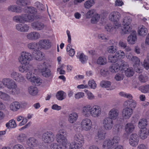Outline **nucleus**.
<instances>
[{
    "label": "nucleus",
    "instance_id": "72a5a7b5",
    "mask_svg": "<svg viewBox=\"0 0 149 149\" xmlns=\"http://www.w3.org/2000/svg\"><path fill=\"white\" fill-rule=\"evenodd\" d=\"M37 143L36 140L33 137L29 138L27 141V143L29 146L31 147L35 146Z\"/></svg>",
    "mask_w": 149,
    "mask_h": 149
},
{
    "label": "nucleus",
    "instance_id": "de8ad7c7",
    "mask_svg": "<svg viewBox=\"0 0 149 149\" xmlns=\"http://www.w3.org/2000/svg\"><path fill=\"white\" fill-rule=\"evenodd\" d=\"M147 30L146 28H145L144 26H143L138 31V33L141 36H143L147 34Z\"/></svg>",
    "mask_w": 149,
    "mask_h": 149
},
{
    "label": "nucleus",
    "instance_id": "603ef678",
    "mask_svg": "<svg viewBox=\"0 0 149 149\" xmlns=\"http://www.w3.org/2000/svg\"><path fill=\"white\" fill-rule=\"evenodd\" d=\"M108 59L109 62L115 63L117 61L118 58L117 57L115 54L114 56L110 55L108 56Z\"/></svg>",
    "mask_w": 149,
    "mask_h": 149
},
{
    "label": "nucleus",
    "instance_id": "37998d69",
    "mask_svg": "<svg viewBox=\"0 0 149 149\" xmlns=\"http://www.w3.org/2000/svg\"><path fill=\"white\" fill-rule=\"evenodd\" d=\"M139 90L144 93L149 92V85L142 86L139 87Z\"/></svg>",
    "mask_w": 149,
    "mask_h": 149
},
{
    "label": "nucleus",
    "instance_id": "6ab92c4d",
    "mask_svg": "<svg viewBox=\"0 0 149 149\" xmlns=\"http://www.w3.org/2000/svg\"><path fill=\"white\" fill-rule=\"evenodd\" d=\"M39 45L42 48L45 49H47L51 47L50 43L49 41L46 40H42L39 41L38 42Z\"/></svg>",
    "mask_w": 149,
    "mask_h": 149
},
{
    "label": "nucleus",
    "instance_id": "20e7f679",
    "mask_svg": "<svg viewBox=\"0 0 149 149\" xmlns=\"http://www.w3.org/2000/svg\"><path fill=\"white\" fill-rule=\"evenodd\" d=\"M132 19L128 17H125L123 20L122 24L123 25V28L122 31L125 34L128 33L131 31L132 27L130 23Z\"/></svg>",
    "mask_w": 149,
    "mask_h": 149
},
{
    "label": "nucleus",
    "instance_id": "9d476101",
    "mask_svg": "<svg viewBox=\"0 0 149 149\" xmlns=\"http://www.w3.org/2000/svg\"><path fill=\"white\" fill-rule=\"evenodd\" d=\"M101 113L100 107L97 105H94L91 107V116L94 118L98 117Z\"/></svg>",
    "mask_w": 149,
    "mask_h": 149
},
{
    "label": "nucleus",
    "instance_id": "338daca9",
    "mask_svg": "<svg viewBox=\"0 0 149 149\" xmlns=\"http://www.w3.org/2000/svg\"><path fill=\"white\" fill-rule=\"evenodd\" d=\"M84 96V93L83 92H79L75 95V97L77 99L83 97Z\"/></svg>",
    "mask_w": 149,
    "mask_h": 149
},
{
    "label": "nucleus",
    "instance_id": "ea45409f",
    "mask_svg": "<svg viewBox=\"0 0 149 149\" xmlns=\"http://www.w3.org/2000/svg\"><path fill=\"white\" fill-rule=\"evenodd\" d=\"M17 125L14 120L12 119L10 120L8 123L6 124V127L9 128H15L16 127Z\"/></svg>",
    "mask_w": 149,
    "mask_h": 149
},
{
    "label": "nucleus",
    "instance_id": "680f3d73",
    "mask_svg": "<svg viewBox=\"0 0 149 149\" xmlns=\"http://www.w3.org/2000/svg\"><path fill=\"white\" fill-rule=\"evenodd\" d=\"M24 80V77L20 74L19 73L15 81H16L20 82H23Z\"/></svg>",
    "mask_w": 149,
    "mask_h": 149
},
{
    "label": "nucleus",
    "instance_id": "f704fd0d",
    "mask_svg": "<svg viewBox=\"0 0 149 149\" xmlns=\"http://www.w3.org/2000/svg\"><path fill=\"white\" fill-rule=\"evenodd\" d=\"M28 48L33 51V52L36 51L39 49L37 43L35 42L31 43L27 45Z\"/></svg>",
    "mask_w": 149,
    "mask_h": 149
},
{
    "label": "nucleus",
    "instance_id": "e2e57ef3",
    "mask_svg": "<svg viewBox=\"0 0 149 149\" xmlns=\"http://www.w3.org/2000/svg\"><path fill=\"white\" fill-rule=\"evenodd\" d=\"M123 75L122 74L117 73L115 76V79L117 81H120L123 79Z\"/></svg>",
    "mask_w": 149,
    "mask_h": 149
},
{
    "label": "nucleus",
    "instance_id": "4be33fe9",
    "mask_svg": "<svg viewBox=\"0 0 149 149\" xmlns=\"http://www.w3.org/2000/svg\"><path fill=\"white\" fill-rule=\"evenodd\" d=\"M78 117V113L76 112H73L69 115L68 120L71 123H73L77 120Z\"/></svg>",
    "mask_w": 149,
    "mask_h": 149
},
{
    "label": "nucleus",
    "instance_id": "49530a36",
    "mask_svg": "<svg viewBox=\"0 0 149 149\" xmlns=\"http://www.w3.org/2000/svg\"><path fill=\"white\" fill-rule=\"evenodd\" d=\"M0 97L5 100H8L10 99V97L8 94L0 91Z\"/></svg>",
    "mask_w": 149,
    "mask_h": 149
},
{
    "label": "nucleus",
    "instance_id": "f03ea898",
    "mask_svg": "<svg viewBox=\"0 0 149 149\" xmlns=\"http://www.w3.org/2000/svg\"><path fill=\"white\" fill-rule=\"evenodd\" d=\"M3 85L10 90L9 93L13 95H17L20 93L19 89L17 87L15 82L9 78H5L2 79Z\"/></svg>",
    "mask_w": 149,
    "mask_h": 149
},
{
    "label": "nucleus",
    "instance_id": "393cba45",
    "mask_svg": "<svg viewBox=\"0 0 149 149\" xmlns=\"http://www.w3.org/2000/svg\"><path fill=\"white\" fill-rule=\"evenodd\" d=\"M32 58L34 57L35 59L38 61H41L43 58L42 54L41 52L38 50L36 51L33 52L32 53V55H31Z\"/></svg>",
    "mask_w": 149,
    "mask_h": 149
},
{
    "label": "nucleus",
    "instance_id": "473e14b6",
    "mask_svg": "<svg viewBox=\"0 0 149 149\" xmlns=\"http://www.w3.org/2000/svg\"><path fill=\"white\" fill-rule=\"evenodd\" d=\"M20 107V104L17 102H13L10 105V109L13 111H16L19 109Z\"/></svg>",
    "mask_w": 149,
    "mask_h": 149
},
{
    "label": "nucleus",
    "instance_id": "8fccbe9b",
    "mask_svg": "<svg viewBox=\"0 0 149 149\" xmlns=\"http://www.w3.org/2000/svg\"><path fill=\"white\" fill-rule=\"evenodd\" d=\"M100 85L102 87H109L111 85V83L108 81H102L101 82Z\"/></svg>",
    "mask_w": 149,
    "mask_h": 149
},
{
    "label": "nucleus",
    "instance_id": "09e8293b",
    "mask_svg": "<svg viewBox=\"0 0 149 149\" xmlns=\"http://www.w3.org/2000/svg\"><path fill=\"white\" fill-rule=\"evenodd\" d=\"M81 146H82L77 144L76 142L74 141L70 144V149H79Z\"/></svg>",
    "mask_w": 149,
    "mask_h": 149
},
{
    "label": "nucleus",
    "instance_id": "13d9d810",
    "mask_svg": "<svg viewBox=\"0 0 149 149\" xmlns=\"http://www.w3.org/2000/svg\"><path fill=\"white\" fill-rule=\"evenodd\" d=\"M107 50L109 53H114L116 52L117 49L116 46H110L107 48Z\"/></svg>",
    "mask_w": 149,
    "mask_h": 149
},
{
    "label": "nucleus",
    "instance_id": "2f4dec72",
    "mask_svg": "<svg viewBox=\"0 0 149 149\" xmlns=\"http://www.w3.org/2000/svg\"><path fill=\"white\" fill-rule=\"evenodd\" d=\"M9 11L17 13H20L22 11V8L19 7H17L15 5H12L8 8Z\"/></svg>",
    "mask_w": 149,
    "mask_h": 149
},
{
    "label": "nucleus",
    "instance_id": "79ce46f5",
    "mask_svg": "<svg viewBox=\"0 0 149 149\" xmlns=\"http://www.w3.org/2000/svg\"><path fill=\"white\" fill-rule=\"evenodd\" d=\"M95 0H89L86 1L84 4V7L86 8H89L95 4Z\"/></svg>",
    "mask_w": 149,
    "mask_h": 149
},
{
    "label": "nucleus",
    "instance_id": "412c9836",
    "mask_svg": "<svg viewBox=\"0 0 149 149\" xmlns=\"http://www.w3.org/2000/svg\"><path fill=\"white\" fill-rule=\"evenodd\" d=\"M40 34L38 32L33 31L28 33L27 35L28 39L31 40H36L40 38Z\"/></svg>",
    "mask_w": 149,
    "mask_h": 149
},
{
    "label": "nucleus",
    "instance_id": "1a4fd4ad",
    "mask_svg": "<svg viewBox=\"0 0 149 149\" xmlns=\"http://www.w3.org/2000/svg\"><path fill=\"white\" fill-rule=\"evenodd\" d=\"M92 122L91 120L88 118L83 119L81 123L82 129L86 131L90 130L92 128Z\"/></svg>",
    "mask_w": 149,
    "mask_h": 149
},
{
    "label": "nucleus",
    "instance_id": "a18cd8bd",
    "mask_svg": "<svg viewBox=\"0 0 149 149\" xmlns=\"http://www.w3.org/2000/svg\"><path fill=\"white\" fill-rule=\"evenodd\" d=\"M23 17V14L21 16H16L13 17V19L17 22H24Z\"/></svg>",
    "mask_w": 149,
    "mask_h": 149
},
{
    "label": "nucleus",
    "instance_id": "69168bd1",
    "mask_svg": "<svg viewBox=\"0 0 149 149\" xmlns=\"http://www.w3.org/2000/svg\"><path fill=\"white\" fill-rule=\"evenodd\" d=\"M19 74V73L13 70L10 73V77L15 80Z\"/></svg>",
    "mask_w": 149,
    "mask_h": 149
},
{
    "label": "nucleus",
    "instance_id": "7ed1b4c3",
    "mask_svg": "<svg viewBox=\"0 0 149 149\" xmlns=\"http://www.w3.org/2000/svg\"><path fill=\"white\" fill-rule=\"evenodd\" d=\"M120 138L118 136H114L111 140L108 139L104 141L102 147L105 148L107 147L108 149H113L117 146L119 145Z\"/></svg>",
    "mask_w": 149,
    "mask_h": 149
},
{
    "label": "nucleus",
    "instance_id": "c9c22d12",
    "mask_svg": "<svg viewBox=\"0 0 149 149\" xmlns=\"http://www.w3.org/2000/svg\"><path fill=\"white\" fill-rule=\"evenodd\" d=\"M31 82L36 86H38L42 83L41 80L38 77H33L31 79Z\"/></svg>",
    "mask_w": 149,
    "mask_h": 149
},
{
    "label": "nucleus",
    "instance_id": "864d4df0",
    "mask_svg": "<svg viewBox=\"0 0 149 149\" xmlns=\"http://www.w3.org/2000/svg\"><path fill=\"white\" fill-rule=\"evenodd\" d=\"M100 19V16L98 14L95 15L92 17L91 20V22L93 24L96 23Z\"/></svg>",
    "mask_w": 149,
    "mask_h": 149
},
{
    "label": "nucleus",
    "instance_id": "c756f323",
    "mask_svg": "<svg viewBox=\"0 0 149 149\" xmlns=\"http://www.w3.org/2000/svg\"><path fill=\"white\" fill-rule=\"evenodd\" d=\"M24 21V22H31L34 19V15L30 14H23Z\"/></svg>",
    "mask_w": 149,
    "mask_h": 149
},
{
    "label": "nucleus",
    "instance_id": "3c124183",
    "mask_svg": "<svg viewBox=\"0 0 149 149\" xmlns=\"http://www.w3.org/2000/svg\"><path fill=\"white\" fill-rule=\"evenodd\" d=\"M26 136L25 134L21 133L19 135L17 138L18 141L20 142L24 141L26 139Z\"/></svg>",
    "mask_w": 149,
    "mask_h": 149
},
{
    "label": "nucleus",
    "instance_id": "bf43d9fd",
    "mask_svg": "<svg viewBox=\"0 0 149 149\" xmlns=\"http://www.w3.org/2000/svg\"><path fill=\"white\" fill-rule=\"evenodd\" d=\"M88 85L91 88L93 89H95L97 86L96 84L93 80H89L88 82Z\"/></svg>",
    "mask_w": 149,
    "mask_h": 149
},
{
    "label": "nucleus",
    "instance_id": "c85d7f7f",
    "mask_svg": "<svg viewBox=\"0 0 149 149\" xmlns=\"http://www.w3.org/2000/svg\"><path fill=\"white\" fill-rule=\"evenodd\" d=\"M105 132L104 130H98L97 132V135L96 136V139H97V140H103L105 138Z\"/></svg>",
    "mask_w": 149,
    "mask_h": 149
},
{
    "label": "nucleus",
    "instance_id": "5701e85b",
    "mask_svg": "<svg viewBox=\"0 0 149 149\" xmlns=\"http://www.w3.org/2000/svg\"><path fill=\"white\" fill-rule=\"evenodd\" d=\"M120 59L119 60V64H118V63L116 64H113L109 68L110 70L113 73H115L117 72L120 70V68H121L122 69V67H120V64L121 63L120 62Z\"/></svg>",
    "mask_w": 149,
    "mask_h": 149
},
{
    "label": "nucleus",
    "instance_id": "4468645a",
    "mask_svg": "<svg viewBox=\"0 0 149 149\" xmlns=\"http://www.w3.org/2000/svg\"><path fill=\"white\" fill-rule=\"evenodd\" d=\"M74 141L76 142L79 145L82 146L84 143V138L83 136L80 134H75L74 137Z\"/></svg>",
    "mask_w": 149,
    "mask_h": 149
},
{
    "label": "nucleus",
    "instance_id": "7c9ffc66",
    "mask_svg": "<svg viewBox=\"0 0 149 149\" xmlns=\"http://www.w3.org/2000/svg\"><path fill=\"white\" fill-rule=\"evenodd\" d=\"M139 135L140 137L142 139H146L148 136V133H147L146 129H142L139 132Z\"/></svg>",
    "mask_w": 149,
    "mask_h": 149
},
{
    "label": "nucleus",
    "instance_id": "e433bc0d",
    "mask_svg": "<svg viewBox=\"0 0 149 149\" xmlns=\"http://www.w3.org/2000/svg\"><path fill=\"white\" fill-rule=\"evenodd\" d=\"M66 94L62 91L58 92L56 93V97L58 100H61L66 97Z\"/></svg>",
    "mask_w": 149,
    "mask_h": 149
},
{
    "label": "nucleus",
    "instance_id": "423d86ee",
    "mask_svg": "<svg viewBox=\"0 0 149 149\" xmlns=\"http://www.w3.org/2000/svg\"><path fill=\"white\" fill-rule=\"evenodd\" d=\"M42 140L45 143H51L55 140L54 135L50 132H45L42 135Z\"/></svg>",
    "mask_w": 149,
    "mask_h": 149
},
{
    "label": "nucleus",
    "instance_id": "a878e982",
    "mask_svg": "<svg viewBox=\"0 0 149 149\" xmlns=\"http://www.w3.org/2000/svg\"><path fill=\"white\" fill-rule=\"evenodd\" d=\"M134 126L133 124L132 123H128L127 124L125 127L126 132L127 133H131L134 130Z\"/></svg>",
    "mask_w": 149,
    "mask_h": 149
},
{
    "label": "nucleus",
    "instance_id": "bb28decb",
    "mask_svg": "<svg viewBox=\"0 0 149 149\" xmlns=\"http://www.w3.org/2000/svg\"><path fill=\"white\" fill-rule=\"evenodd\" d=\"M148 125L147 120L145 118L140 119L138 123V127L140 129H145V128Z\"/></svg>",
    "mask_w": 149,
    "mask_h": 149
},
{
    "label": "nucleus",
    "instance_id": "052dcab7",
    "mask_svg": "<svg viewBox=\"0 0 149 149\" xmlns=\"http://www.w3.org/2000/svg\"><path fill=\"white\" fill-rule=\"evenodd\" d=\"M50 147L51 149H62L61 145H58L55 143L51 144L50 145Z\"/></svg>",
    "mask_w": 149,
    "mask_h": 149
},
{
    "label": "nucleus",
    "instance_id": "c03bdc74",
    "mask_svg": "<svg viewBox=\"0 0 149 149\" xmlns=\"http://www.w3.org/2000/svg\"><path fill=\"white\" fill-rule=\"evenodd\" d=\"M79 61L83 64L85 63L88 59V57L84 55V54L81 53L79 56Z\"/></svg>",
    "mask_w": 149,
    "mask_h": 149
},
{
    "label": "nucleus",
    "instance_id": "6e6d98bb",
    "mask_svg": "<svg viewBox=\"0 0 149 149\" xmlns=\"http://www.w3.org/2000/svg\"><path fill=\"white\" fill-rule=\"evenodd\" d=\"M106 59L105 58L102 57H99L97 59V63L98 64L103 65L105 64L106 63Z\"/></svg>",
    "mask_w": 149,
    "mask_h": 149
},
{
    "label": "nucleus",
    "instance_id": "39448f33",
    "mask_svg": "<svg viewBox=\"0 0 149 149\" xmlns=\"http://www.w3.org/2000/svg\"><path fill=\"white\" fill-rule=\"evenodd\" d=\"M120 62V67H122V70L125 73V75L128 77H130L133 75L134 72L132 68H127V64L123 60H121Z\"/></svg>",
    "mask_w": 149,
    "mask_h": 149
},
{
    "label": "nucleus",
    "instance_id": "58836bf2",
    "mask_svg": "<svg viewBox=\"0 0 149 149\" xmlns=\"http://www.w3.org/2000/svg\"><path fill=\"white\" fill-rule=\"evenodd\" d=\"M28 90L29 93L31 95H35L38 93L37 88L35 86H30Z\"/></svg>",
    "mask_w": 149,
    "mask_h": 149
},
{
    "label": "nucleus",
    "instance_id": "f257e3e1",
    "mask_svg": "<svg viewBox=\"0 0 149 149\" xmlns=\"http://www.w3.org/2000/svg\"><path fill=\"white\" fill-rule=\"evenodd\" d=\"M31 59L32 56L31 53L27 52H22L18 58L19 62L22 64L19 67L20 72L26 73L31 70V67L29 65V62Z\"/></svg>",
    "mask_w": 149,
    "mask_h": 149
},
{
    "label": "nucleus",
    "instance_id": "2eb2a0df",
    "mask_svg": "<svg viewBox=\"0 0 149 149\" xmlns=\"http://www.w3.org/2000/svg\"><path fill=\"white\" fill-rule=\"evenodd\" d=\"M57 141L60 144L65 146L68 143L65 136H61L60 134H56V136Z\"/></svg>",
    "mask_w": 149,
    "mask_h": 149
},
{
    "label": "nucleus",
    "instance_id": "a211bd4d",
    "mask_svg": "<svg viewBox=\"0 0 149 149\" xmlns=\"http://www.w3.org/2000/svg\"><path fill=\"white\" fill-rule=\"evenodd\" d=\"M109 18L111 21L117 22L119 20L120 14L118 12H113L111 13L109 15Z\"/></svg>",
    "mask_w": 149,
    "mask_h": 149
},
{
    "label": "nucleus",
    "instance_id": "ddd939ff",
    "mask_svg": "<svg viewBox=\"0 0 149 149\" xmlns=\"http://www.w3.org/2000/svg\"><path fill=\"white\" fill-rule=\"evenodd\" d=\"M133 112V110L132 109L126 107L123 109V116L125 119H128L131 116Z\"/></svg>",
    "mask_w": 149,
    "mask_h": 149
},
{
    "label": "nucleus",
    "instance_id": "b1692460",
    "mask_svg": "<svg viewBox=\"0 0 149 149\" xmlns=\"http://www.w3.org/2000/svg\"><path fill=\"white\" fill-rule=\"evenodd\" d=\"M124 105L127 107L130 108H135L136 106V103L134 100L130 99L125 101L124 103Z\"/></svg>",
    "mask_w": 149,
    "mask_h": 149
},
{
    "label": "nucleus",
    "instance_id": "dca6fc26",
    "mask_svg": "<svg viewBox=\"0 0 149 149\" xmlns=\"http://www.w3.org/2000/svg\"><path fill=\"white\" fill-rule=\"evenodd\" d=\"M109 117L111 120H115L118 117L119 114V111L117 109L113 108L111 109L109 113Z\"/></svg>",
    "mask_w": 149,
    "mask_h": 149
},
{
    "label": "nucleus",
    "instance_id": "4c0bfd02",
    "mask_svg": "<svg viewBox=\"0 0 149 149\" xmlns=\"http://www.w3.org/2000/svg\"><path fill=\"white\" fill-rule=\"evenodd\" d=\"M31 0H18L17 1V4L22 6H25L29 5L30 3Z\"/></svg>",
    "mask_w": 149,
    "mask_h": 149
},
{
    "label": "nucleus",
    "instance_id": "0e129e2a",
    "mask_svg": "<svg viewBox=\"0 0 149 149\" xmlns=\"http://www.w3.org/2000/svg\"><path fill=\"white\" fill-rule=\"evenodd\" d=\"M95 12L94 9H92L89 10L86 13V16L87 18H90L93 15Z\"/></svg>",
    "mask_w": 149,
    "mask_h": 149
},
{
    "label": "nucleus",
    "instance_id": "cd10ccee",
    "mask_svg": "<svg viewBox=\"0 0 149 149\" xmlns=\"http://www.w3.org/2000/svg\"><path fill=\"white\" fill-rule=\"evenodd\" d=\"M24 12L30 13L34 15L36 12V9L33 7H26L23 8Z\"/></svg>",
    "mask_w": 149,
    "mask_h": 149
},
{
    "label": "nucleus",
    "instance_id": "6e6552de",
    "mask_svg": "<svg viewBox=\"0 0 149 149\" xmlns=\"http://www.w3.org/2000/svg\"><path fill=\"white\" fill-rule=\"evenodd\" d=\"M50 65L47 63L44 62L43 64V67L40 70L42 75L46 77H50L52 74L50 70L48 68Z\"/></svg>",
    "mask_w": 149,
    "mask_h": 149
},
{
    "label": "nucleus",
    "instance_id": "f3484780",
    "mask_svg": "<svg viewBox=\"0 0 149 149\" xmlns=\"http://www.w3.org/2000/svg\"><path fill=\"white\" fill-rule=\"evenodd\" d=\"M91 106L86 105L82 109V114L86 117H89L91 115Z\"/></svg>",
    "mask_w": 149,
    "mask_h": 149
},
{
    "label": "nucleus",
    "instance_id": "a19ab883",
    "mask_svg": "<svg viewBox=\"0 0 149 149\" xmlns=\"http://www.w3.org/2000/svg\"><path fill=\"white\" fill-rule=\"evenodd\" d=\"M132 58L131 61L133 63L134 67L139 66L140 62L139 59L136 56H132Z\"/></svg>",
    "mask_w": 149,
    "mask_h": 149
},
{
    "label": "nucleus",
    "instance_id": "f8f14e48",
    "mask_svg": "<svg viewBox=\"0 0 149 149\" xmlns=\"http://www.w3.org/2000/svg\"><path fill=\"white\" fill-rule=\"evenodd\" d=\"M32 28L34 29L37 31L42 30L45 27V25L39 21H34L31 24Z\"/></svg>",
    "mask_w": 149,
    "mask_h": 149
},
{
    "label": "nucleus",
    "instance_id": "774afa93",
    "mask_svg": "<svg viewBox=\"0 0 149 149\" xmlns=\"http://www.w3.org/2000/svg\"><path fill=\"white\" fill-rule=\"evenodd\" d=\"M98 37L99 39L104 40L105 41H106L108 40V38L103 34H101L99 35Z\"/></svg>",
    "mask_w": 149,
    "mask_h": 149
},
{
    "label": "nucleus",
    "instance_id": "9b49d317",
    "mask_svg": "<svg viewBox=\"0 0 149 149\" xmlns=\"http://www.w3.org/2000/svg\"><path fill=\"white\" fill-rule=\"evenodd\" d=\"M129 140L130 144L132 146H136L138 144L139 137L135 133H133L130 136Z\"/></svg>",
    "mask_w": 149,
    "mask_h": 149
},
{
    "label": "nucleus",
    "instance_id": "aec40b11",
    "mask_svg": "<svg viewBox=\"0 0 149 149\" xmlns=\"http://www.w3.org/2000/svg\"><path fill=\"white\" fill-rule=\"evenodd\" d=\"M136 32L135 31H133L132 33L128 37L127 42L129 43L134 44L137 40Z\"/></svg>",
    "mask_w": 149,
    "mask_h": 149
},
{
    "label": "nucleus",
    "instance_id": "5fc2aeb1",
    "mask_svg": "<svg viewBox=\"0 0 149 149\" xmlns=\"http://www.w3.org/2000/svg\"><path fill=\"white\" fill-rule=\"evenodd\" d=\"M139 79L141 82H145L147 81L148 77L145 74H141L139 76Z\"/></svg>",
    "mask_w": 149,
    "mask_h": 149
},
{
    "label": "nucleus",
    "instance_id": "0eeeda50",
    "mask_svg": "<svg viewBox=\"0 0 149 149\" xmlns=\"http://www.w3.org/2000/svg\"><path fill=\"white\" fill-rule=\"evenodd\" d=\"M102 123L103 127L107 130H111L113 125V120L109 118H104L102 121Z\"/></svg>",
    "mask_w": 149,
    "mask_h": 149
},
{
    "label": "nucleus",
    "instance_id": "4d7b16f0",
    "mask_svg": "<svg viewBox=\"0 0 149 149\" xmlns=\"http://www.w3.org/2000/svg\"><path fill=\"white\" fill-rule=\"evenodd\" d=\"M116 56L118 58H123L125 56V54L124 52L121 50L118 51L116 52L115 54Z\"/></svg>",
    "mask_w": 149,
    "mask_h": 149
}]
</instances>
